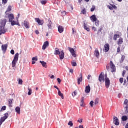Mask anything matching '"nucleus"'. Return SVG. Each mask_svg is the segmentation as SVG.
I'll use <instances>...</instances> for the list:
<instances>
[{"label":"nucleus","mask_w":128,"mask_h":128,"mask_svg":"<svg viewBox=\"0 0 128 128\" xmlns=\"http://www.w3.org/2000/svg\"><path fill=\"white\" fill-rule=\"evenodd\" d=\"M8 117V113H6L4 114V116L0 118V126H2V122H4V120H6Z\"/></svg>","instance_id":"20e7f679"},{"label":"nucleus","mask_w":128,"mask_h":128,"mask_svg":"<svg viewBox=\"0 0 128 128\" xmlns=\"http://www.w3.org/2000/svg\"><path fill=\"white\" fill-rule=\"evenodd\" d=\"M58 32L62 34V32H64V27H62V26H58Z\"/></svg>","instance_id":"6ab92c4d"},{"label":"nucleus","mask_w":128,"mask_h":128,"mask_svg":"<svg viewBox=\"0 0 128 128\" xmlns=\"http://www.w3.org/2000/svg\"><path fill=\"white\" fill-rule=\"evenodd\" d=\"M112 8H114V10H116V8H117L116 6V5L114 4L112 5Z\"/></svg>","instance_id":"864d4df0"},{"label":"nucleus","mask_w":128,"mask_h":128,"mask_svg":"<svg viewBox=\"0 0 128 128\" xmlns=\"http://www.w3.org/2000/svg\"><path fill=\"white\" fill-rule=\"evenodd\" d=\"M104 48L105 52H108V50H110V44H105Z\"/></svg>","instance_id":"f8f14e48"},{"label":"nucleus","mask_w":128,"mask_h":128,"mask_svg":"<svg viewBox=\"0 0 128 128\" xmlns=\"http://www.w3.org/2000/svg\"><path fill=\"white\" fill-rule=\"evenodd\" d=\"M54 54H60V60H64V51H62L61 52H60V50H58V48H55V53Z\"/></svg>","instance_id":"f03ea898"},{"label":"nucleus","mask_w":128,"mask_h":128,"mask_svg":"<svg viewBox=\"0 0 128 128\" xmlns=\"http://www.w3.org/2000/svg\"><path fill=\"white\" fill-rule=\"evenodd\" d=\"M41 4H46V2L44 0H42V1H41Z\"/></svg>","instance_id":"49530a36"},{"label":"nucleus","mask_w":128,"mask_h":128,"mask_svg":"<svg viewBox=\"0 0 128 128\" xmlns=\"http://www.w3.org/2000/svg\"><path fill=\"white\" fill-rule=\"evenodd\" d=\"M117 39H118V34H115L114 36V40H116Z\"/></svg>","instance_id":"e433bc0d"},{"label":"nucleus","mask_w":128,"mask_h":128,"mask_svg":"<svg viewBox=\"0 0 128 128\" xmlns=\"http://www.w3.org/2000/svg\"><path fill=\"white\" fill-rule=\"evenodd\" d=\"M90 19L92 21L94 22H96L97 20V18L96 16V15H92L90 17Z\"/></svg>","instance_id":"f3484780"},{"label":"nucleus","mask_w":128,"mask_h":128,"mask_svg":"<svg viewBox=\"0 0 128 128\" xmlns=\"http://www.w3.org/2000/svg\"><path fill=\"white\" fill-rule=\"evenodd\" d=\"M48 28L51 30L52 28V21H50V19H48Z\"/></svg>","instance_id":"4468645a"},{"label":"nucleus","mask_w":128,"mask_h":128,"mask_svg":"<svg viewBox=\"0 0 128 128\" xmlns=\"http://www.w3.org/2000/svg\"><path fill=\"white\" fill-rule=\"evenodd\" d=\"M6 106H3L2 108H1V110H6Z\"/></svg>","instance_id":"a19ab883"},{"label":"nucleus","mask_w":128,"mask_h":128,"mask_svg":"<svg viewBox=\"0 0 128 128\" xmlns=\"http://www.w3.org/2000/svg\"><path fill=\"white\" fill-rule=\"evenodd\" d=\"M122 120H123V122H126V120H128V116H122Z\"/></svg>","instance_id":"bb28decb"},{"label":"nucleus","mask_w":128,"mask_h":128,"mask_svg":"<svg viewBox=\"0 0 128 128\" xmlns=\"http://www.w3.org/2000/svg\"><path fill=\"white\" fill-rule=\"evenodd\" d=\"M28 96H30L32 94V89L28 88Z\"/></svg>","instance_id":"7c9ffc66"},{"label":"nucleus","mask_w":128,"mask_h":128,"mask_svg":"<svg viewBox=\"0 0 128 128\" xmlns=\"http://www.w3.org/2000/svg\"><path fill=\"white\" fill-rule=\"evenodd\" d=\"M98 104V98H96L94 100V104Z\"/></svg>","instance_id":"473e14b6"},{"label":"nucleus","mask_w":128,"mask_h":128,"mask_svg":"<svg viewBox=\"0 0 128 128\" xmlns=\"http://www.w3.org/2000/svg\"><path fill=\"white\" fill-rule=\"evenodd\" d=\"M90 104L91 106H94V101L92 100L90 101Z\"/></svg>","instance_id":"37998d69"},{"label":"nucleus","mask_w":128,"mask_h":128,"mask_svg":"<svg viewBox=\"0 0 128 128\" xmlns=\"http://www.w3.org/2000/svg\"><path fill=\"white\" fill-rule=\"evenodd\" d=\"M108 8H109V10H114L112 8V6H108Z\"/></svg>","instance_id":"c03bdc74"},{"label":"nucleus","mask_w":128,"mask_h":128,"mask_svg":"<svg viewBox=\"0 0 128 128\" xmlns=\"http://www.w3.org/2000/svg\"><path fill=\"white\" fill-rule=\"evenodd\" d=\"M15 110L17 114H20V108L19 106H17L15 108Z\"/></svg>","instance_id":"4be33fe9"},{"label":"nucleus","mask_w":128,"mask_h":128,"mask_svg":"<svg viewBox=\"0 0 128 128\" xmlns=\"http://www.w3.org/2000/svg\"><path fill=\"white\" fill-rule=\"evenodd\" d=\"M35 20L38 22V26H42L44 24V20H40L39 18H36Z\"/></svg>","instance_id":"423d86ee"},{"label":"nucleus","mask_w":128,"mask_h":128,"mask_svg":"<svg viewBox=\"0 0 128 128\" xmlns=\"http://www.w3.org/2000/svg\"><path fill=\"white\" fill-rule=\"evenodd\" d=\"M90 92V85H88L86 87L85 92L88 94Z\"/></svg>","instance_id":"2eb2a0df"},{"label":"nucleus","mask_w":128,"mask_h":128,"mask_svg":"<svg viewBox=\"0 0 128 128\" xmlns=\"http://www.w3.org/2000/svg\"><path fill=\"white\" fill-rule=\"evenodd\" d=\"M68 126H74V124H72V122L70 121L68 123Z\"/></svg>","instance_id":"c9c22d12"},{"label":"nucleus","mask_w":128,"mask_h":128,"mask_svg":"<svg viewBox=\"0 0 128 128\" xmlns=\"http://www.w3.org/2000/svg\"><path fill=\"white\" fill-rule=\"evenodd\" d=\"M48 46V42L46 41V42H44V45L42 47V50H46V46Z\"/></svg>","instance_id":"a211bd4d"},{"label":"nucleus","mask_w":128,"mask_h":128,"mask_svg":"<svg viewBox=\"0 0 128 128\" xmlns=\"http://www.w3.org/2000/svg\"><path fill=\"white\" fill-rule=\"evenodd\" d=\"M94 56H96V58H98L100 56V52H98V50L96 48L94 52Z\"/></svg>","instance_id":"ddd939ff"},{"label":"nucleus","mask_w":128,"mask_h":128,"mask_svg":"<svg viewBox=\"0 0 128 128\" xmlns=\"http://www.w3.org/2000/svg\"><path fill=\"white\" fill-rule=\"evenodd\" d=\"M95 24H96V26H98L100 24V21H98V20H96L95 21Z\"/></svg>","instance_id":"cd10ccee"},{"label":"nucleus","mask_w":128,"mask_h":128,"mask_svg":"<svg viewBox=\"0 0 128 128\" xmlns=\"http://www.w3.org/2000/svg\"><path fill=\"white\" fill-rule=\"evenodd\" d=\"M78 94V92L76 90H74L73 93H72V96H76Z\"/></svg>","instance_id":"c85d7f7f"},{"label":"nucleus","mask_w":128,"mask_h":128,"mask_svg":"<svg viewBox=\"0 0 128 128\" xmlns=\"http://www.w3.org/2000/svg\"><path fill=\"white\" fill-rule=\"evenodd\" d=\"M105 84L107 88L110 87V82L108 78H105Z\"/></svg>","instance_id":"6e6552de"},{"label":"nucleus","mask_w":128,"mask_h":128,"mask_svg":"<svg viewBox=\"0 0 128 128\" xmlns=\"http://www.w3.org/2000/svg\"><path fill=\"white\" fill-rule=\"evenodd\" d=\"M84 28L87 30V32H90V28H88V26H85L84 27Z\"/></svg>","instance_id":"4c0bfd02"},{"label":"nucleus","mask_w":128,"mask_h":128,"mask_svg":"<svg viewBox=\"0 0 128 128\" xmlns=\"http://www.w3.org/2000/svg\"><path fill=\"white\" fill-rule=\"evenodd\" d=\"M82 12L84 14H86V9H83L82 10Z\"/></svg>","instance_id":"3c124183"},{"label":"nucleus","mask_w":128,"mask_h":128,"mask_svg":"<svg viewBox=\"0 0 128 128\" xmlns=\"http://www.w3.org/2000/svg\"><path fill=\"white\" fill-rule=\"evenodd\" d=\"M122 61L120 62H122V61H123V60H124V56H122Z\"/></svg>","instance_id":"8fccbe9b"},{"label":"nucleus","mask_w":128,"mask_h":128,"mask_svg":"<svg viewBox=\"0 0 128 128\" xmlns=\"http://www.w3.org/2000/svg\"><path fill=\"white\" fill-rule=\"evenodd\" d=\"M12 26H14V24H16L17 26H20V23H18V22L13 20V22L11 23Z\"/></svg>","instance_id":"5701e85b"},{"label":"nucleus","mask_w":128,"mask_h":128,"mask_svg":"<svg viewBox=\"0 0 128 128\" xmlns=\"http://www.w3.org/2000/svg\"><path fill=\"white\" fill-rule=\"evenodd\" d=\"M58 94L60 96H61L62 98L64 99V94H62V93H60Z\"/></svg>","instance_id":"ea45409f"},{"label":"nucleus","mask_w":128,"mask_h":128,"mask_svg":"<svg viewBox=\"0 0 128 128\" xmlns=\"http://www.w3.org/2000/svg\"><path fill=\"white\" fill-rule=\"evenodd\" d=\"M79 128H84V126H80Z\"/></svg>","instance_id":"774afa93"},{"label":"nucleus","mask_w":128,"mask_h":128,"mask_svg":"<svg viewBox=\"0 0 128 128\" xmlns=\"http://www.w3.org/2000/svg\"><path fill=\"white\" fill-rule=\"evenodd\" d=\"M90 75L89 74V75H88V80H90Z\"/></svg>","instance_id":"69168bd1"},{"label":"nucleus","mask_w":128,"mask_h":128,"mask_svg":"<svg viewBox=\"0 0 128 128\" xmlns=\"http://www.w3.org/2000/svg\"><path fill=\"white\" fill-rule=\"evenodd\" d=\"M98 80L100 82H102H102H104V75H102V72H101V74H100L99 78H98Z\"/></svg>","instance_id":"9b49d317"},{"label":"nucleus","mask_w":128,"mask_h":128,"mask_svg":"<svg viewBox=\"0 0 128 128\" xmlns=\"http://www.w3.org/2000/svg\"><path fill=\"white\" fill-rule=\"evenodd\" d=\"M120 82L121 84H122V82H124V78H120Z\"/></svg>","instance_id":"de8ad7c7"},{"label":"nucleus","mask_w":128,"mask_h":128,"mask_svg":"<svg viewBox=\"0 0 128 128\" xmlns=\"http://www.w3.org/2000/svg\"><path fill=\"white\" fill-rule=\"evenodd\" d=\"M70 72H71L72 74V72H74V70L73 69H70Z\"/></svg>","instance_id":"680f3d73"},{"label":"nucleus","mask_w":128,"mask_h":128,"mask_svg":"<svg viewBox=\"0 0 128 128\" xmlns=\"http://www.w3.org/2000/svg\"><path fill=\"white\" fill-rule=\"evenodd\" d=\"M18 60V53H16L14 56V58L12 62V68H14L16 66V64Z\"/></svg>","instance_id":"7ed1b4c3"},{"label":"nucleus","mask_w":128,"mask_h":128,"mask_svg":"<svg viewBox=\"0 0 128 128\" xmlns=\"http://www.w3.org/2000/svg\"><path fill=\"white\" fill-rule=\"evenodd\" d=\"M125 128H128V123L126 124Z\"/></svg>","instance_id":"338daca9"},{"label":"nucleus","mask_w":128,"mask_h":128,"mask_svg":"<svg viewBox=\"0 0 128 128\" xmlns=\"http://www.w3.org/2000/svg\"><path fill=\"white\" fill-rule=\"evenodd\" d=\"M6 24V20L4 19L2 20L0 25V34H4V32H7L6 30L4 29Z\"/></svg>","instance_id":"f257e3e1"},{"label":"nucleus","mask_w":128,"mask_h":128,"mask_svg":"<svg viewBox=\"0 0 128 128\" xmlns=\"http://www.w3.org/2000/svg\"><path fill=\"white\" fill-rule=\"evenodd\" d=\"M78 122H80V124L82 122V119H81V120H78Z\"/></svg>","instance_id":"6e6d98bb"},{"label":"nucleus","mask_w":128,"mask_h":128,"mask_svg":"<svg viewBox=\"0 0 128 128\" xmlns=\"http://www.w3.org/2000/svg\"><path fill=\"white\" fill-rule=\"evenodd\" d=\"M94 10H96V6L93 5L92 6V8H90V12H94Z\"/></svg>","instance_id":"72a5a7b5"},{"label":"nucleus","mask_w":128,"mask_h":128,"mask_svg":"<svg viewBox=\"0 0 128 128\" xmlns=\"http://www.w3.org/2000/svg\"><path fill=\"white\" fill-rule=\"evenodd\" d=\"M10 54H14V50H11Z\"/></svg>","instance_id":"603ef678"},{"label":"nucleus","mask_w":128,"mask_h":128,"mask_svg":"<svg viewBox=\"0 0 128 128\" xmlns=\"http://www.w3.org/2000/svg\"><path fill=\"white\" fill-rule=\"evenodd\" d=\"M123 42L122 38H120L118 42V44H122V43Z\"/></svg>","instance_id":"a878e982"},{"label":"nucleus","mask_w":128,"mask_h":128,"mask_svg":"<svg viewBox=\"0 0 128 128\" xmlns=\"http://www.w3.org/2000/svg\"><path fill=\"white\" fill-rule=\"evenodd\" d=\"M35 32H36V34H40V32L38 30H36L35 31Z\"/></svg>","instance_id":"052dcab7"},{"label":"nucleus","mask_w":128,"mask_h":128,"mask_svg":"<svg viewBox=\"0 0 128 128\" xmlns=\"http://www.w3.org/2000/svg\"><path fill=\"white\" fill-rule=\"evenodd\" d=\"M68 50L72 54V56H74V58H76V53H74V48L68 47Z\"/></svg>","instance_id":"0eeeda50"},{"label":"nucleus","mask_w":128,"mask_h":128,"mask_svg":"<svg viewBox=\"0 0 128 128\" xmlns=\"http://www.w3.org/2000/svg\"><path fill=\"white\" fill-rule=\"evenodd\" d=\"M32 60H36H36H38V57H33L32 58Z\"/></svg>","instance_id":"58836bf2"},{"label":"nucleus","mask_w":128,"mask_h":128,"mask_svg":"<svg viewBox=\"0 0 128 128\" xmlns=\"http://www.w3.org/2000/svg\"><path fill=\"white\" fill-rule=\"evenodd\" d=\"M72 66H76V62H74V60H72Z\"/></svg>","instance_id":"c756f323"},{"label":"nucleus","mask_w":128,"mask_h":128,"mask_svg":"<svg viewBox=\"0 0 128 128\" xmlns=\"http://www.w3.org/2000/svg\"><path fill=\"white\" fill-rule=\"evenodd\" d=\"M124 74H126V71L124 70L122 72V76H124Z\"/></svg>","instance_id":"e2e57ef3"},{"label":"nucleus","mask_w":128,"mask_h":128,"mask_svg":"<svg viewBox=\"0 0 128 128\" xmlns=\"http://www.w3.org/2000/svg\"><path fill=\"white\" fill-rule=\"evenodd\" d=\"M54 88H56V89L58 90V86H54Z\"/></svg>","instance_id":"0e129e2a"},{"label":"nucleus","mask_w":128,"mask_h":128,"mask_svg":"<svg viewBox=\"0 0 128 128\" xmlns=\"http://www.w3.org/2000/svg\"><path fill=\"white\" fill-rule=\"evenodd\" d=\"M12 99L8 100L9 106H12Z\"/></svg>","instance_id":"2f4dec72"},{"label":"nucleus","mask_w":128,"mask_h":128,"mask_svg":"<svg viewBox=\"0 0 128 128\" xmlns=\"http://www.w3.org/2000/svg\"><path fill=\"white\" fill-rule=\"evenodd\" d=\"M128 100H125L124 102V104H128Z\"/></svg>","instance_id":"4d7b16f0"},{"label":"nucleus","mask_w":128,"mask_h":128,"mask_svg":"<svg viewBox=\"0 0 128 128\" xmlns=\"http://www.w3.org/2000/svg\"><path fill=\"white\" fill-rule=\"evenodd\" d=\"M8 18H9V22H14V20H14V14H8Z\"/></svg>","instance_id":"1a4fd4ad"},{"label":"nucleus","mask_w":128,"mask_h":128,"mask_svg":"<svg viewBox=\"0 0 128 128\" xmlns=\"http://www.w3.org/2000/svg\"><path fill=\"white\" fill-rule=\"evenodd\" d=\"M120 52V47H118L117 48V52Z\"/></svg>","instance_id":"09e8293b"},{"label":"nucleus","mask_w":128,"mask_h":128,"mask_svg":"<svg viewBox=\"0 0 128 128\" xmlns=\"http://www.w3.org/2000/svg\"><path fill=\"white\" fill-rule=\"evenodd\" d=\"M84 97H82L81 98V100H80V102H81V104H84Z\"/></svg>","instance_id":"a18cd8bd"},{"label":"nucleus","mask_w":128,"mask_h":128,"mask_svg":"<svg viewBox=\"0 0 128 128\" xmlns=\"http://www.w3.org/2000/svg\"><path fill=\"white\" fill-rule=\"evenodd\" d=\"M50 78H54V75H52L50 76Z\"/></svg>","instance_id":"bf43d9fd"},{"label":"nucleus","mask_w":128,"mask_h":128,"mask_svg":"<svg viewBox=\"0 0 128 128\" xmlns=\"http://www.w3.org/2000/svg\"><path fill=\"white\" fill-rule=\"evenodd\" d=\"M110 67L111 68V72H116V66H114V64L112 61L110 62Z\"/></svg>","instance_id":"39448f33"},{"label":"nucleus","mask_w":128,"mask_h":128,"mask_svg":"<svg viewBox=\"0 0 128 128\" xmlns=\"http://www.w3.org/2000/svg\"><path fill=\"white\" fill-rule=\"evenodd\" d=\"M18 84H22V80L20 78L18 79Z\"/></svg>","instance_id":"f704fd0d"},{"label":"nucleus","mask_w":128,"mask_h":128,"mask_svg":"<svg viewBox=\"0 0 128 128\" xmlns=\"http://www.w3.org/2000/svg\"><path fill=\"white\" fill-rule=\"evenodd\" d=\"M12 10V6H9L7 8L6 11L5 12L6 14H8V12Z\"/></svg>","instance_id":"412c9836"},{"label":"nucleus","mask_w":128,"mask_h":128,"mask_svg":"<svg viewBox=\"0 0 128 128\" xmlns=\"http://www.w3.org/2000/svg\"><path fill=\"white\" fill-rule=\"evenodd\" d=\"M2 48L3 52H6V48H8V44L2 45Z\"/></svg>","instance_id":"dca6fc26"},{"label":"nucleus","mask_w":128,"mask_h":128,"mask_svg":"<svg viewBox=\"0 0 128 128\" xmlns=\"http://www.w3.org/2000/svg\"><path fill=\"white\" fill-rule=\"evenodd\" d=\"M57 80H58V82L59 84H60V82H61L60 78H57Z\"/></svg>","instance_id":"13d9d810"},{"label":"nucleus","mask_w":128,"mask_h":128,"mask_svg":"<svg viewBox=\"0 0 128 128\" xmlns=\"http://www.w3.org/2000/svg\"><path fill=\"white\" fill-rule=\"evenodd\" d=\"M114 124H116V126H118V124H120L118 119L116 116L114 117Z\"/></svg>","instance_id":"9d476101"},{"label":"nucleus","mask_w":128,"mask_h":128,"mask_svg":"<svg viewBox=\"0 0 128 128\" xmlns=\"http://www.w3.org/2000/svg\"><path fill=\"white\" fill-rule=\"evenodd\" d=\"M24 26L26 27V28H28L29 26H28V22H27V21L25 20L24 21Z\"/></svg>","instance_id":"b1692460"},{"label":"nucleus","mask_w":128,"mask_h":128,"mask_svg":"<svg viewBox=\"0 0 128 128\" xmlns=\"http://www.w3.org/2000/svg\"><path fill=\"white\" fill-rule=\"evenodd\" d=\"M40 62L42 64V66H44V68H46V62L44 61H40Z\"/></svg>","instance_id":"393cba45"},{"label":"nucleus","mask_w":128,"mask_h":128,"mask_svg":"<svg viewBox=\"0 0 128 128\" xmlns=\"http://www.w3.org/2000/svg\"><path fill=\"white\" fill-rule=\"evenodd\" d=\"M82 74H80V77L78 78V84H80V82H82Z\"/></svg>","instance_id":"aec40b11"},{"label":"nucleus","mask_w":128,"mask_h":128,"mask_svg":"<svg viewBox=\"0 0 128 128\" xmlns=\"http://www.w3.org/2000/svg\"><path fill=\"white\" fill-rule=\"evenodd\" d=\"M2 2L4 4H6V2H8V0H2Z\"/></svg>","instance_id":"79ce46f5"},{"label":"nucleus","mask_w":128,"mask_h":128,"mask_svg":"<svg viewBox=\"0 0 128 128\" xmlns=\"http://www.w3.org/2000/svg\"><path fill=\"white\" fill-rule=\"evenodd\" d=\"M92 30H94V32H96V28L94 26L92 27Z\"/></svg>","instance_id":"5fc2aeb1"}]
</instances>
